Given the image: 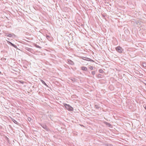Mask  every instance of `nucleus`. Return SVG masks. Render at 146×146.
<instances>
[{
	"label": "nucleus",
	"mask_w": 146,
	"mask_h": 146,
	"mask_svg": "<svg viewBox=\"0 0 146 146\" xmlns=\"http://www.w3.org/2000/svg\"><path fill=\"white\" fill-rule=\"evenodd\" d=\"M1 72H0V73H1Z\"/></svg>",
	"instance_id": "nucleus-26"
},
{
	"label": "nucleus",
	"mask_w": 146,
	"mask_h": 146,
	"mask_svg": "<svg viewBox=\"0 0 146 146\" xmlns=\"http://www.w3.org/2000/svg\"><path fill=\"white\" fill-rule=\"evenodd\" d=\"M87 60L89 61H90L94 62V61L92 60V59H91L90 58H87Z\"/></svg>",
	"instance_id": "nucleus-12"
},
{
	"label": "nucleus",
	"mask_w": 146,
	"mask_h": 146,
	"mask_svg": "<svg viewBox=\"0 0 146 146\" xmlns=\"http://www.w3.org/2000/svg\"><path fill=\"white\" fill-rule=\"evenodd\" d=\"M46 38L49 41H51L52 39V37L50 36L46 35Z\"/></svg>",
	"instance_id": "nucleus-4"
},
{
	"label": "nucleus",
	"mask_w": 146,
	"mask_h": 146,
	"mask_svg": "<svg viewBox=\"0 0 146 146\" xmlns=\"http://www.w3.org/2000/svg\"><path fill=\"white\" fill-rule=\"evenodd\" d=\"M81 69L84 71H87L88 70V69L87 67L84 66H82L81 67Z\"/></svg>",
	"instance_id": "nucleus-7"
},
{
	"label": "nucleus",
	"mask_w": 146,
	"mask_h": 146,
	"mask_svg": "<svg viewBox=\"0 0 146 146\" xmlns=\"http://www.w3.org/2000/svg\"><path fill=\"white\" fill-rule=\"evenodd\" d=\"M41 126L46 130L48 131V127L45 125L42 124L41 125Z\"/></svg>",
	"instance_id": "nucleus-3"
},
{
	"label": "nucleus",
	"mask_w": 146,
	"mask_h": 146,
	"mask_svg": "<svg viewBox=\"0 0 146 146\" xmlns=\"http://www.w3.org/2000/svg\"><path fill=\"white\" fill-rule=\"evenodd\" d=\"M145 66V65H143V66Z\"/></svg>",
	"instance_id": "nucleus-24"
},
{
	"label": "nucleus",
	"mask_w": 146,
	"mask_h": 146,
	"mask_svg": "<svg viewBox=\"0 0 146 146\" xmlns=\"http://www.w3.org/2000/svg\"><path fill=\"white\" fill-rule=\"evenodd\" d=\"M116 50L119 53H121L122 52V48L121 47L119 46L116 48Z\"/></svg>",
	"instance_id": "nucleus-2"
},
{
	"label": "nucleus",
	"mask_w": 146,
	"mask_h": 146,
	"mask_svg": "<svg viewBox=\"0 0 146 146\" xmlns=\"http://www.w3.org/2000/svg\"><path fill=\"white\" fill-rule=\"evenodd\" d=\"M92 74L93 75H94L95 74V71H92Z\"/></svg>",
	"instance_id": "nucleus-18"
},
{
	"label": "nucleus",
	"mask_w": 146,
	"mask_h": 146,
	"mask_svg": "<svg viewBox=\"0 0 146 146\" xmlns=\"http://www.w3.org/2000/svg\"><path fill=\"white\" fill-rule=\"evenodd\" d=\"M94 107L95 108L98 109L99 108V106L98 105H95L94 106Z\"/></svg>",
	"instance_id": "nucleus-15"
},
{
	"label": "nucleus",
	"mask_w": 146,
	"mask_h": 146,
	"mask_svg": "<svg viewBox=\"0 0 146 146\" xmlns=\"http://www.w3.org/2000/svg\"><path fill=\"white\" fill-rule=\"evenodd\" d=\"M87 58H86L85 57H83V56L81 57V58L83 60H87Z\"/></svg>",
	"instance_id": "nucleus-11"
},
{
	"label": "nucleus",
	"mask_w": 146,
	"mask_h": 146,
	"mask_svg": "<svg viewBox=\"0 0 146 146\" xmlns=\"http://www.w3.org/2000/svg\"><path fill=\"white\" fill-rule=\"evenodd\" d=\"M143 106H144V108H145V110H146V105H144Z\"/></svg>",
	"instance_id": "nucleus-21"
},
{
	"label": "nucleus",
	"mask_w": 146,
	"mask_h": 146,
	"mask_svg": "<svg viewBox=\"0 0 146 146\" xmlns=\"http://www.w3.org/2000/svg\"><path fill=\"white\" fill-rule=\"evenodd\" d=\"M68 63L69 64H70L71 65H73L74 64V62L70 59L68 60Z\"/></svg>",
	"instance_id": "nucleus-5"
},
{
	"label": "nucleus",
	"mask_w": 146,
	"mask_h": 146,
	"mask_svg": "<svg viewBox=\"0 0 146 146\" xmlns=\"http://www.w3.org/2000/svg\"><path fill=\"white\" fill-rule=\"evenodd\" d=\"M91 70H92L93 69V67L92 66H91L89 68Z\"/></svg>",
	"instance_id": "nucleus-19"
},
{
	"label": "nucleus",
	"mask_w": 146,
	"mask_h": 146,
	"mask_svg": "<svg viewBox=\"0 0 146 146\" xmlns=\"http://www.w3.org/2000/svg\"><path fill=\"white\" fill-rule=\"evenodd\" d=\"M102 76V75L100 74H98L97 76V77L98 78H100Z\"/></svg>",
	"instance_id": "nucleus-17"
},
{
	"label": "nucleus",
	"mask_w": 146,
	"mask_h": 146,
	"mask_svg": "<svg viewBox=\"0 0 146 146\" xmlns=\"http://www.w3.org/2000/svg\"><path fill=\"white\" fill-rule=\"evenodd\" d=\"M20 83H21L22 84H23V83H24V82L23 81H20Z\"/></svg>",
	"instance_id": "nucleus-20"
},
{
	"label": "nucleus",
	"mask_w": 146,
	"mask_h": 146,
	"mask_svg": "<svg viewBox=\"0 0 146 146\" xmlns=\"http://www.w3.org/2000/svg\"><path fill=\"white\" fill-rule=\"evenodd\" d=\"M7 36L9 37H13L15 36V35L14 34H6Z\"/></svg>",
	"instance_id": "nucleus-6"
},
{
	"label": "nucleus",
	"mask_w": 146,
	"mask_h": 146,
	"mask_svg": "<svg viewBox=\"0 0 146 146\" xmlns=\"http://www.w3.org/2000/svg\"><path fill=\"white\" fill-rule=\"evenodd\" d=\"M35 46L36 48H39L40 49H41L42 48V47H40L38 45H37L36 44H35Z\"/></svg>",
	"instance_id": "nucleus-10"
},
{
	"label": "nucleus",
	"mask_w": 146,
	"mask_h": 146,
	"mask_svg": "<svg viewBox=\"0 0 146 146\" xmlns=\"http://www.w3.org/2000/svg\"><path fill=\"white\" fill-rule=\"evenodd\" d=\"M29 120H31V118H29Z\"/></svg>",
	"instance_id": "nucleus-23"
},
{
	"label": "nucleus",
	"mask_w": 146,
	"mask_h": 146,
	"mask_svg": "<svg viewBox=\"0 0 146 146\" xmlns=\"http://www.w3.org/2000/svg\"><path fill=\"white\" fill-rule=\"evenodd\" d=\"M9 44L11 45L12 46H13L14 48H17V46L15 44H13L12 43L10 42H9Z\"/></svg>",
	"instance_id": "nucleus-8"
},
{
	"label": "nucleus",
	"mask_w": 146,
	"mask_h": 146,
	"mask_svg": "<svg viewBox=\"0 0 146 146\" xmlns=\"http://www.w3.org/2000/svg\"><path fill=\"white\" fill-rule=\"evenodd\" d=\"M105 145L106 146H113V145L111 144H108V143L106 144Z\"/></svg>",
	"instance_id": "nucleus-14"
},
{
	"label": "nucleus",
	"mask_w": 146,
	"mask_h": 146,
	"mask_svg": "<svg viewBox=\"0 0 146 146\" xmlns=\"http://www.w3.org/2000/svg\"><path fill=\"white\" fill-rule=\"evenodd\" d=\"M99 72L100 73H103L104 72V71L102 69H101L99 70Z\"/></svg>",
	"instance_id": "nucleus-16"
},
{
	"label": "nucleus",
	"mask_w": 146,
	"mask_h": 146,
	"mask_svg": "<svg viewBox=\"0 0 146 146\" xmlns=\"http://www.w3.org/2000/svg\"><path fill=\"white\" fill-rule=\"evenodd\" d=\"M29 120H31V118H29Z\"/></svg>",
	"instance_id": "nucleus-22"
},
{
	"label": "nucleus",
	"mask_w": 146,
	"mask_h": 146,
	"mask_svg": "<svg viewBox=\"0 0 146 146\" xmlns=\"http://www.w3.org/2000/svg\"><path fill=\"white\" fill-rule=\"evenodd\" d=\"M145 66V65H143V66Z\"/></svg>",
	"instance_id": "nucleus-25"
},
{
	"label": "nucleus",
	"mask_w": 146,
	"mask_h": 146,
	"mask_svg": "<svg viewBox=\"0 0 146 146\" xmlns=\"http://www.w3.org/2000/svg\"><path fill=\"white\" fill-rule=\"evenodd\" d=\"M41 82L43 84H44L46 86H48L47 84L45 83V82L42 80H40Z\"/></svg>",
	"instance_id": "nucleus-9"
},
{
	"label": "nucleus",
	"mask_w": 146,
	"mask_h": 146,
	"mask_svg": "<svg viewBox=\"0 0 146 146\" xmlns=\"http://www.w3.org/2000/svg\"><path fill=\"white\" fill-rule=\"evenodd\" d=\"M65 105V108L68 110L72 111L73 110V108L69 105L66 104Z\"/></svg>",
	"instance_id": "nucleus-1"
},
{
	"label": "nucleus",
	"mask_w": 146,
	"mask_h": 146,
	"mask_svg": "<svg viewBox=\"0 0 146 146\" xmlns=\"http://www.w3.org/2000/svg\"><path fill=\"white\" fill-rule=\"evenodd\" d=\"M12 121H13L15 123V124H17L18 123V122L16 121L15 120L13 119L12 120Z\"/></svg>",
	"instance_id": "nucleus-13"
}]
</instances>
